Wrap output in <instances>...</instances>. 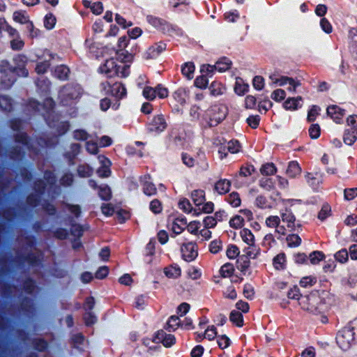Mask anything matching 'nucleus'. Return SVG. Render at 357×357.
Masks as SVG:
<instances>
[{
  "instance_id": "nucleus-1",
  "label": "nucleus",
  "mask_w": 357,
  "mask_h": 357,
  "mask_svg": "<svg viewBox=\"0 0 357 357\" xmlns=\"http://www.w3.org/2000/svg\"><path fill=\"white\" fill-rule=\"evenodd\" d=\"M56 182L54 174L51 171H45L44 180H38L34 183V190L36 194H31L26 199L27 204L33 207L40 205V197L45 191L47 185L52 188Z\"/></svg>"
},
{
  "instance_id": "nucleus-2",
  "label": "nucleus",
  "mask_w": 357,
  "mask_h": 357,
  "mask_svg": "<svg viewBox=\"0 0 357 357\" xmlns=\"http://www.w3.org/2000/svg\"><path fill=\"white\" fill-rule=\"evenodd\" d=\"M15 66H13L8 61L3 60L0 62V89H8L16 81L15 76V71H16Z\"/></svg>"
},
{
  "instance_id": "nucleus-3",
  "label": "nucleus",
  "mask_w": 357,
  "mask_h": 357,
  "mask_svg": "<svg viewBox=\"0 0 357 357\" xmlns=\"http://www.w3.org/2000/svg\"><path fill=\"white\" fill-rule=\"evenodd\" d=\"M81 95L82 88L79 85L68 84L60 90L59 98L63 105L68 106L79 98Z\"/></svg>"
},
{
  "instance_id": "nucleus-4",
  "label": "nucleus",
  "mask_w": 357,
  "mask_h": 357,
  "mask_svg": "<svg viewBox=\"0 0 357 357\" xmlns=\"http://www.w3.org/2000/svg\"><path fill=\"white\" fill-rule=\"evenodd\" d=\"M15 141L22 145V147L16 146L10 151V158L15 160H20L24 153V149L31 151L33 150V143H31L27 135L25 132H19L15 135Z\"/></svg>"
},
{
  "instance_id": "nucleus-5",
  "label": "nucleus",
  "mask_w": 357,
  "mask_h": 357,
  "mask_svg": "<svg viewBox=\"0 0 357 357\" xmlns=\"http://www.w3.org/2000/svg\"><path fill=\"white\" fill-rule=\"evenodd\" d=\"M355 340V330L351 326H347L340 331L336 336V342L344 351L348 350Z\"/></svg>"
},
{
  "instance_id": "nucleus-6",
  "label": "nucleus",
  "mask_w": 357,
  "mask_h": 357,
  "mask_svg": "<svg viewBox=\"0 0 357 357\" xmlns=\"http://www.w3.org/2000/svg\"><path fill=\"white\" fill-rule=\"evenodd\" d=\"M319 304H321V298L316 294L302 296L299 303L303 310L312 313L320 312Z\"/></svg>"
},
{
  "instance_id": "nucleus-7",
  "label": "nucleus",
  "mask_w": 357,
  "mask_h": 357,
  "mask_svg": "<svg viewBox=\"0 0 357 357\" xmlns=\"http://www.w3.org/2000/svg\"><path fill=\"white\" fill-rule=\"evenodd\" d=\"M102 89L107 91V93H109L112 96L118 99H121L126 96V89L120 82H115L111 84L106 81L101 83Z\"/></svg>"
},
{
  "instance_id": "nucleus-8",
  "label": "nucleus",
  "mask_w": 357,
  "mask_h": 357,
  "mask_svg": "<svg viewBox=\"0 0 357 357\" xmlns=\"http://www.w3.org/2000/svg\"><path fill=\"white\" fill-rule=\"evenodd\" d=\"M207 114L209 116L210 125L211 126H217L225 119L226 108L224 106L214 105L208 109Z\"/></svg>"
},
{
  "instance_id": "nucleus-9",
  "label": "nucleus",
  "mask_w": 357,
  "mask_h": 357,
  "mask_svg": "<svg viewBox=\"0 0 357 357\" xmlns=\"http://www.w3.org/2000/svg\"><path fill=\"white\" fill-rule=\"evenodd\" d=\"M182 258L188 262L194 261L198 256L197 245L194 242L183 243L181 247Z\"/></svg>"
},
{
  "instance_id": "nucleus-10",
  "label": "nucleus",
  "mask_w": 357,
  "mask_h": 357,
  "mask_svg": "<svg viewBox=\"0 0 357 357\" xmlns=\"http://www.w3.org/2000/svg\"><path fill=\"white\" fill-rule=\"evenodd\" d=\"M167 126L166 120L162 114L154 116L152 120L148 124V130L150 132L160 133L164 131Z\"/></svg>"
},
{
  "instance_id": "nucleus-11",
  "label": "nucleus",
  "mask_w": 357,
  "mask_h": 357,
  "mask_svg": "<svg viewBox=\"0 0 357 357\" xmlns=\"http://www.w3.org/2000/svg\"><path fill=\"white\" fill-rule=\"evenodd\" d=\"M99 70L101 73L111 77L119 72V67L114 59H110L106 60L105 63L100 66Z\"/></svg>"
},
{
  "instance_id": "nucleus-12",
  "label": "nucleus",
  "mask_w": 357,
  "mask_h": 357,
  "mask_svg": "<svg viewBox=\"0 0 357 357\" xmlns=\"http://www.w3.org/2000/svg\"><path fill=\"white\" fill-rule=\"evenodd\" d=\"M98 160L101 166L97 169V174L100 178H107L111 174L110 160L104 155H99Z\"/></svg>"
},
{
  "instance_id": "nucleus-13",
  "label": "nucleus",
  "mask_w": 357,
  "mask_h": 357,
  "mask_svg": "<svg viewBox=\"0 0 357 357\" xmlns=\"http://www.w3.org/2000/svg\"><path fill=\"white\" fill-rule=\"evenodd\" d=\"M166 44L162 42L155 43L146 50L144 57L146 59H155L166 49Z\"/></svg>"
},
{
  "instance_id": "nucleus-14",
  "label": "nucleus",
  "mask_w": 357,
  "mask_h": 357,
  "mask_svg": "<svg viewBox=\"0 0 357 357\" xmlns=\"http://www.w3.org/2000/svg\"><path fill=\"white\" fill-rule=\"evenodd\" d=\"M44 54L48 58L45 57L44 61H40L37 63L35 70L38 74H44L47 71L50 66V62L52 59H54L55 56L51 54L49 51H45Z\"/></svg>"
},
{
  "instance_id": "nucleus-15",
  "label": "nucleus",
  "mask_w": 357,
  "mask_h": 357,
  "mask_svg": "<svg viewBox=\"0 0 357 357\" xmlns=\"http://www.w3.org/2000/svg\"><path fill=\"white\" fill-rule=\"evenodd\" d=\"M281 219L284 222L287 223V226L290 229V231H295L296 229V217L293 214V213L288 209H285L284 211H282L280 213Z\"/></svg>"
},
{
  "instance_id": "nucleus-16",
  "label": "nucleus",
  "mask_w": 357,
  "mask_h": 357,
  "mask_svg": "<svg viewBox=\"0 0 357 357\" xmlns=\"http://www.w3.org/2000/svg\"><path fill=\"white\" fill-rule=\"evenodd\" d=\"M327 114L330 116L336 123H340L344 116V109L337 105H331L327 108Z\"/></svg>"
},
{
  "instance_id": "nucleus-17",
  "label": "nucleus",
  "mask_w": 357,
  "mask_h": 357,
  "mask_svg": "<svg viewBox=\"0 0 357 357\" xmlns=\"http://www.w3.org/2000/svg\"><path fill=\"white\" fill-rule=\"evenodd\" d=\"M307 183L312 189L317 191L320 185L322 183V177L317 173H307L305 176Z\"/></svg>"
},
{
  "instance_id": "nucleus-18",
  "label": "nucleus",
  "mask_w": 357,
  "mask_h": 357,
  "mask_svg": "<svg viewBox=\"0 0 357 357\" xmlns=\"http://www.w3.org/2000/svg\"><path fill=\"white\" fill-rule=\"evenodd\" d=\"M302 101L303 98L301 96L289 98L284 102L283 107L287 110H296L302 107Z\"/></svg>"
},
{
  "instance_id": "nucleus-19",
  "label": "nucleus",
  "mask_w": 357,
  "mask_h": 357,
  "mask_svg": "<svg viewBox=\"0 0 357 357\" xmlns=\"http://www.w3.org/2000/svg\"><path fill=\"white\" fill-rule=\"evenodd\" d=\"M231 188V181L226 178L218 180L214 186V190L220 195H225L228 192Z\"/></svg>"
},
{
  "instance_id": "nucleus-20",
  "label": "nucleus",
  "mask_w": 357,
  "mask_h": 357,
  "mask_svg": "<svg viewBox=\"0 0 357 357\" xmlns=\"http://www.w3.org/2000/svg\"><path fill=\"white\" fill-rule=\"evenodd\" d=\"M250 266V259L243 255L239 256L236 261V268L243 275H245L248 273Z\"/></svg>"
},
{
  "instance_id": "nucleus-21",
  "label": "nucleus",
  "mask_w": 357,
  "mask_h": 357,
  "mask_svg": "<svg viewBox=\"0 0 357 357\" xmlns=\"http://www.w3.org/2000/svg\"><path fill=\"white\" fill-rule=\"evenodd\" d=\"M357 139V127H350L344 132V142L347 145L353 144Z\"/></svg>"
},
{
  "instance_id": "nucleus-22",
  "label": "nucleus",
  "mask_w": 357,
  "mask_h": 357,
  "mask_svg": "<svg viewBox=\"0 0 357 357\" xmlns=\"http://www.w3.org/2000/svg\"><path fill=\"white\" fill-rule=\"evenodd\" d=\"M146 20L150 24L162 32L164 31L165 28L167 27V22L162 18H159L153 15H148L146 17Z\"/></svg>"
},
{
  "instance_id": "nucleus-23",
  "label": "nucleus",
  "mask_w": 357,
  "mask_h": 357,
  "mask_svg": "<svg viewBox=\"0 0 357 357\" xmlns=\"http://www.w3.org/2000/svg\"><path fill=\"white\" fill-rule=\"evenodd\" d=\"M187 220L185 217L176 218L172 225V230L176 234H180L185 228Z\"/></svg>"
},
{
  "instance_id": "nucleus-24",
  "label": "nucleus",
  "mask_w": 357,
  "mask_h": 357,
  "mask_svg": "<svg viewBox=\"0 0 357 357\" xmlns=\"http://www.w3.org/2000/svg\"><path fill=\"white\" fill-rule=\"evenodd\" d=\"M173 98L180 105L183 106L186 102V98L188 97V93L185 89L179 88L172 95Z\"/></svg>"
},
{
  "instance_id": "nucleus-25",
  "label": "nucleus",
  "mask_w": 357,
  "mask_h": 357,
  "mask_svg": "<svg viewBox=\"0 0 357 357\" xmlns=\"http://www.w3.org/2000/svg\"><path fill=\"white\" fill-rule=\"evenodd\" d=\"M195 66L192 62H186L181 67L182 75L190 80L194 77Z\"/></svg>"
},
{
  "instance_id": "nucleus-26",
  "label": "nucleus",
  "mask_w": 357,
  "mask_h": 357,
  "mask_svg": "<svg viewBox=\"0 0 357 357\" xmlns=\"http://www.w3.org/2000/svg\"><path fill=\"white\" fill-rule=\"evenodd\" d=\"M81 146L79 144H72L70 151L65 153V157L68 160L69 164H74V159L79 154Z\"/></svg>"
},
{
  "instance_id": "nucleus-27",
  "label": "nucleus",
  "mask_w": 357,
  "mask_h": 357,
  "mask_svg": "<svg viewBox=\"0 0 357 357\" xmlns=\"http://www.w3.org/2000/svg\"><path fill=\"white\" fill-rule=\"evenodd\" d=\"M41 260V253H30L26 256L24 257L21 261L22 262H27L31 266H38Z\"/></svg>"
},
{
  "instance_id": "nucleus-28",
  "label": "nucleus",
  "mask_w": 357,
  "mask_h": 357,
  "mask_svg": "<svg viewBox=\"0 0 357 357\" xmlns=\"http://www.w3.org/2000/svg\"><path fill=\"white\" fill-rule=\"evenodd\" d=\"M210 93L213 96L222 95L225 91V87L221 82L214 81L209 86Z\"/></svg>"
},
{
  "instance_id": "nucleus-29",
  "label": "nucleus",
  "mask_w": 357,
  "mask_h": 357,
  "mask_svg": "<svg viewBox=\"0 0 357 357\" xmlns=\"http://www.w3.org/2000/svg\"><path fill=\"white\" fill-rule=\"evenodd\" d=\"M191 198L196 206H200L204 203L205 192L202 190H195L191 193Z\"/></svg>"
},
{
  "instance_id": "nucleus-30",
  "label": "nucleus",
  "mask_w": 357,
  "mask_h": 357,
  "mask_svg": "<svg viewBox=\"0 0 357 357\" xmlns=\"http://www.w3.org/2000/svg\"><path fill=\"white\" fill-rule=\"evenodd\" d=\"M231 61L226 57H223L218 61L215 64V69L219 72H225L230 68Z\"/></svg>"
},
{
  "instance_id": "nucleus-31",
  "label": "nucleus",
  "mask_w": 357,
  "mask_h": 357,
  "mask_svg": "<svg viewBox=\"0 0 357 357\" xmlns=\"http://www.w3.org/2000/svg\"><path fill=\"white\" fill-rule=\"evenodd\" d=\"M70 73L69 68L63 65L57 66L54 70V75L59 79L65 80L68 79Z\"/></svg>"
},
{
  "instance_id": "nucleus-32",
  "label": "nucleus",
  "mask_w": 357,
  "mask_h": 357,
  "mask_svg": "<svg viewBox=\"0 0 357 357\" xmlns=\"http://www.w3.org/2000/svg\"><path fill=\"white\" fill-rule=\"evenodd\" d=\"M240 234L243 241L245 243H246L248 245L250 246L254 245L255 236L250 229L244 228L241 231Z\"/></svg>"
},
{
  "instance_id": "nucleus-33",
  "label": "nucleus",
  "mask_w": 357,
  "mask_h": 357,
  "mask_svg": "<svg viewBox=\"0 0 357 357\" xmlns=\"http://www.w3.org/2000/svg\"><path fill=\"white\" fill-rule=\"evenodd\" d=\"M225 199L232 207H238L241 204L240 195L236 192H232L228 195Z\"/></svg>"
},
{
  "instance_id": "nucleus-34",
  "label": "nucleus",
  "mask_w": 357,
  "mask_h": 357,
  "mask_svg": "<svg viewBox=\"0 0 357 357\" xmlns=\"http://www.w3.org/2000/svg\"><path fill=\"white\" fill-rule=\"evenodd\" d=\"M301 172V169L297 162L291 161L289 163L287 169V174L289 175V176L294 178L300 174Z\"/></svg>"
},
{
  "instance_id": "nucleus-35",
  "label": "nucleus",
  "mask_w": 357,
  "mask_h": 357,
  "mask_svg": "<svg viewBox=\"0 0 357 357\" xmlns=\"http://www.w3.org/2000/svg\"><path fill=\"white\" fill-rule=\"evenodd\" d=\"M165 275L169 278H176L180 276L181 271L178 266H169L164 269Z\"/></svg>"
},
{
  "instance_id": "nucleus-36",
  "label": "nucleus",
  "mask_w": 357,
  "mask_h": 357,
  "mask_svg": "<svg viewBox=\"0 0 357 357\" xmlns=\"http://www.w3.org/2000/svg\"><path fill=\"white\" fill-rule=\"evenodd\" d=\"M230 321L236 324L238 327H241L243 325V317L239 311L233 310L230 313Z\"/></svg>"
},
{
  "instance_id": "nucleus-37",
  "label": "nucleus",
  "mask_w": 357,
  "mask_h": 357,
  "mask_svg": "<svg viewBox=\"0 0 357 357\" xmlns=\"http://www.w3.org/2000/svg\"><path fill=\"white\" fill-rule=\"evenodd\" d=\"M243 252L245 254L242 255L246 257L248 259H256L260 254V250L259 248H257L254 245L252 246L249 245V247L245 248L243 250Z\"/></svg>"
},
{
  "instance_id": "nucleus-38",
  "label": "nucleus",
  "mask_w": 357,
  "mask_h": 357,
  "mask_svg": "<svg viewBox=\"0 0 357 357\" xmlns=\"http://www.w3.org/2000/svg\"><path fill=\"white\" fill-rule=\"evenodd\" d=\"M165 33H167L169 36H182L183 35V31L181 28H179L176 25L171 24L169 23H167V27L165 28V30L163 31Z\"/></svg>"
},
{
  "instance_id": "nucleus-39",
  "label": "nucleus",
  "mask_w": 357,
  "mask_h": 357,
  "mask_svg": "<svg viewBox=\"0 0 357 357\" xmlns=\"http://www.w3.org/2000/svg\"><path fill=\"white\" fill-rule=\"evenodd\" d=\"M93 169L87 164L80 165L77 167V174L80 177H89L93 174Z\"/></svg>"
},
{
  "instance_id": "nucleus-40",
  "label": "nucleus",
  "mask_w": 357,
  "mask_h": 357,
  "mask_svg": "<svg viewBox=\"0 0 357 357\" xmlns=\"http://www.w3.org/2000/svg\"><path fill=\"white\" fill-rule=\"evenodd\" d=\"M181 325V321L178 318V317L176 315H173L169 317L167 323V327L166 329L171 332L174 331L178 326Z\"/></svg>"
},
{
  "instance_id": "nucleus-41",
  "label": "nucleus",
  "mask_w": 357,
  "mask_h": 357,
  "mask_svg": "<svg viewBox=\"0 0 357 357\" xmlns=\"http://www.w3.org/2000/svg\"><path fill=\"white\" fill-rule=\"evenodd\" d=\"M0 108L6 112L11 111L13 108L12 100L6 96H1Z\"/></svg>"
},
{
  "instance_id": "nucleus-42",
  "label": "nucleus",
  "mask_w": 357,
  "mask_h": 357,
  "mask_svg": "<svg viewBox=\"0 0 357 357\" xmlns=\"http://www.w3.org/2000/svg\"><path fill=\"white\" fill-rule=\"evenodd\" d=\"M234 268L232 264L226 263L220 269V273L223 278H229L234 273Z\"/></svg>"
},
{
  "instance_id": "nucleus-43",
  "label": "nucleus",
  "mask_w": 357,
  "mask_h": 357,
  "mask_svg": "<svg viewBox=\"0 0 357 357\" xmlns=\"http://www.w3.org/2000/svg\"><path fill=\"white\" fill-rule=\"evenodd\" d=\"M98 188V195L102 200L108 201L111 199L112 192L108 185H101Z\"/></svg>"
},
{
  "instance_id": "nucleus-44",
  "label": "nucleus",
  "mask_w": 357,
  "mask_h": 357,
  "mask_svg": "<svg viewBox=\"0 0 357 357\" xmlns=\"http://www.w3.org/2000/svg\"><path fill=\"white\" fill-rule=\"evenodd\" d=\"M248 89L249 85L248 84L243 83L242 79L236 80L234 87L236 93L240 96L244 95L248 91Z\"/></svg>"
},
{
  "instance_id": "nucleus-45",
  "label": "nucleus",
  "mask_w": 357,
  "mask_h": 357,
  "mask_svg": "<svg viewBox=\"0 0 357 357\" xmlns=\"http://www.w3.org/2000/svg\"><path fill=\"white\" fill-rule=\"evenodd\" d=\"M13 20L20 24H26L29 21V16L25 12L19 10L13 13Z\"/></svg>"
},
{
  "instance_id": "nucleus-46",
  "label": "nucleus",
  "mask_w": 357,
  "mask_h": 357,
  "mask_svg": "<svg viewBox=\"0 0 357 357\" xmlns=\"http://www.w3.org/2000/svg\"><path fill=\"white\" fill-rule=\"evenodd\" d=\"M285 261V255L284 253L279 254L273 259V266L278 270L284 269Z\"/></svg>"
},
{
  "instance_id": "nucleus-47",
  "label": "nucleus",
  "mask_w": 357,
  "mask_h": 357,
  "mask_svg": "<svg viewBox=\"0 0 357 357\" xmlns=\"http://www.w3.org/2000/svg\"><path fill=\"white\" fill-rule=\"evenodd\" d=\"M287 244L289 247H297L301 243V238L297 234H289L286 238Z\"/></svg>"
},
{
  "instance_id": "nucleus-48",
  "label": "nucleus",
  "mask_w": 357,
  "mask_h": 357,
  "mask_svg": "<svg viewBox=\"0 0 357 357\" xmlns=\"http://www.w3.org/2000/svg\"><path fill=\"white\" fill-rule=\"evenodd\" d=\"M260 172L264 175H273L276 172V167L273 163H266L261 166Z\"/></svg>"
},
{
  "instance_id": "nucleus-49",
  "label": "nucleus",
  "mask_w": 357,
  "mask_h": 357,
  "mask_svg": "<svg viewBox=\"0 0 357 357\" xmlns=\"http://www.w3.org/2000/svg\"><path fill=\"white\" fill-rule=\"evenodd\" d=\"M266 225L269 228H276L280 224V218L278 215H270L266 218Z\"/></svg>"
},
{
  "instance_id": "nucleus-50",
  "label": "nucleus",
  "mask_w": 357,
  "mask_h": 357,
  "mask_svg": "<svg viewBox=\"0 0 357 357\" xmlns=\"http://www.w3.org/2000/svg\"><path fill=\"white\" fill-rule=\"evenodd\" d=\"M331 208L328 204H323L321 209L318 213V218L321 221L326 220L328 216L331 215Z\"/></svg>"
},
{
  "instance_id": "nucleus-51",
  "label": "nucleus",
  "mask_w": 357,
  "mask_h": 357,
  "mask_svg": "<svg viewBox=\"0 0 357 357\" xmlns=\"http://www.w3.org/2000/svg\"><path fill=\"white\" fill-rule=\"evenodd\" d=\"M143 192L146 195L151 196L156 194L157 189L153 183L146 181L143 184Z\"/></svg>"
},
{
  "instance_id": "nucleus-52",
  "label": "nucleus",
  "mask_w": 357,
  "mask_h": 357,
  "mask_svg": "<svg viewBox=\"0 0 357 357\" xmlns=\"http://www.w3.org/2000/svg\"><path fill=\"white\" fill-rule=\"evenodd\" d=\"M227 150L231 153H236L239 152L241 145L237 140H230L227 144Z\"/></svg>"
},
{
  "instance_id": "nucleus-53",
  "label": "nucleus",
  "mask_w": 357,
  "mask_h": 357,
  "mask_svg": "<svg viewBox=\"0 0 357 357\" xmlns=\"http://www.w3.org/2000/svg\"><path fill=\"white\" fill-rule=\"evenodd\" d=\"M74 181L73 174L70 172H67L60 179V183L64 187L70 186Z\"/></svg>"
},
{
  "instance_id": "nucleus-54",
  "label": "nucleus",
  "mask_w": 357,
  "mask_h": 357,
  "mask_svg": "<svg viewBox=\"0 0 357 357\" xmlns=\"http://www.w3.org/2000/svg\"><path fill=\"white\" fill-rule=\"evenodd\" d=\"M178 207L181 210L187 213H190L192 210L190 202L186 198H183L179 200Z\"/></svg>"
},
{
  "instance_id": "nucleus-55",
  "label": "nucleus",
  "mask_w": 357,
  "mask_h": 357,
  "mask_svg": "<svg viewBox=\"0 0 357 357\" xmlns=\"http://www.w3.org/2000/svg\"><path fill=\"white\" fill-rule=\"evenodd\" d=\"M244 219L241 215H235L229 221V225L234 229H238L243 226Z\"/></svg>"
},
{
  "instance_id": "nucleus-56",
  "label": "nucleus",
  "mask_w": 357,
  "mask_h": 357,
  "mask_svg": "<svg viewBox=\"0 0 357 357\" xmlns=\"http://www.w3.org/2000/svg\"><path fill=\"white\" fill-rule=\"evenodd\" d=\"M150 210L155 214L160 213L162 211V205L157 199L152 200L149 205Z\"/></svg>"
},
{
  "instance_id": "nucleus-57",
  "label": "nucleus",
  "mask_w": 357,
  "mask_h": 357,
  "mask_svg": "<svg viewBox=\"0 0 357 357\" xmlns=\"http://www.w3.org/2000/svg\"><path fill=\"white\" fill-rule=\"evenodd\" d=\"M240 251L236 245L231 244L227 249V256L229 259H235L239 255Z\"/></svg>"
},
{
  "instance_id": "nucleus-58",
  "label": "nucleus",
  "mask_w": 357,
  "mask_h": 357,
  "mask_svg": "<svg viewBox=\"0 0 357 357\" xmlns=\"http://www.w3.org/2000/svg\"><path fill=\"white\" fill-rule=\"evenodd\" d=\"M324 258V255L322 252L320 251H314L309 256L310 262L312 264H318L320 261L323 260Z\"/></svg>"
},
{
  "instance_id": "nucleus-59",
  "label": "nucleus",
  "mask_w": 357,
  "mask_h": 357,
  "mask_svg": "<svg viewBox=\"0 0 357 357\" xmlns=\"http://www.w3.org/2000/svg\"><path fill=\"white\" fill-rule=\"evenodd\" d=\"M143 96L149 100H153L156 97V91L155 88L146 86L143 90Z\"/></svg>"
},
{
  "instance_id": "nucleus-60",
  "label": "nucleus",
  "mask_w": 357,
  "mask_h": 357,
  "mask_svg": "<svg viewBox=\"0 0 357 357\" xmlns=\"http://www.w3.org/2000/svg\"><path fill=\"white\" fill-rule=\"evenodd\" d=\"M317 282V278L313 276H306L301 278L300 285L303 287H312Z\"/></svg>"
},
{
  "instance_id": "nucleus-61",
  "label": "nucleus",
  "mask_w": 357,
  "mask_h": 357,
  "mask_svg": "<svg viewBox=\"0 0 357 357\" xmlns=\"http://www.w3.org/2000/svg\"><path fill=\"white\" fill-rule=\"evenodd\" d=\"M208 83V79L206 75H201L197 77L195 80V86L200 89H206Z\"/></svg>"
},
{
  "instance_id": "nucleus-62",
  "label": "nucleus",
  "mask_w": 357,
  "mask_h": 357,
  "mask_svg": "<svg viewBox=\"0 0 357 357\" xmlns=\"http://www.w3.org/2000/svg\"><path fill=\"white\" fill-rule=\"evenodd\" d=\"M271 98L276 102L283 100L286 97V92L283 89H276L271 93Z\"/></svg>"
},
{
  "instance_id": "nucleus-63",
  "label": "nucleus",
  "mask_w": 357,
  "mask_h": 357,
  "mask_svg": "<svg viewBox=\"0 0 357 357\" xmlns=\"http://www.w3.org/2000/svg\"><path fill=\"white\" fill-rule=\"evenodd\" d=\"M56 24V17L52 14L46 15L44 20V25L47 29H52Z\"/></svg>"
},
{
  "instance_id": "nucleus-64",
  "label": "nucleus",
  "mask_w": 357,
  "mask_h": 357,
  "mask_svg": "<svg viewBox=\"0 0 357 357\" xmlns=\"http://www.w3.org/2000/svg\"><path fill=\"white\" fill-rule=\"evenodd\" d=\"M357 196V188H346L344 190V197L346 200L350 201Z\"/></svg>"
}]
</instances>
